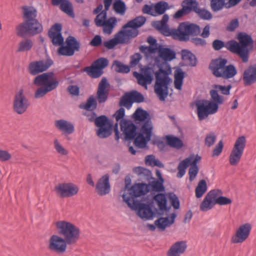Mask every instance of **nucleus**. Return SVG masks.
<instances>
[{"label": "nucleus", "mask_w": 256, "mask_h": 256, "mask_svg": "<svg viewBox=\"0 0 256 256\" xmlns=\"http://www.w3.org/2000/svg\"><path fill=\"white\" fill-rule=\"evenodd\" d=\"M116 122H120L122 139L130 144L133 142L138 148H148V144L153 134V126L150 113L141 107L136 108L130 120L124 118L125 109L121 106L113 116Z\"/></svg>", "instance_id": "nucleus-1"}, {"label": "nucleus", "mask_w": 256, "mask_h": 256, "mask_svg": "<svg viewBox=\"0 0 256 256\" xmlns=\"http://www.w3.org/2000/svg\"><path fill=\"white\" fill-rule=\"evenodd\" d=\"M164 62L158 56L154 58V65L159 68L154 71L153 66H146L142 67L140 64V72H134L133 75L137 80L138 84L147 89L148 85L150 84L154 80V74L155 75L156 82L154 92L160 101H164L168 95V85L172 82V80L166 74L164 69Z\"/></svg>", "instance_id": "nucleus-2"}, {"label": "nucleus", "mask_w": 256, "mask_h": 256, "mask_svg": "<svg viewBox=\"0 0 256 256\" xmlns=\"http://www.w3.org/2000/svg\"><path fill=\"white\" fill-rule=\"evenodd\" d=\"M57 234L52 235L48 240V248L58 254H64L67 246L76 243L80 235V228L66 220H59L55 224Z\"/></svg>", "instance_id": "nucleus-3"}, {"label": "nucleus", "mask_w": 256, "mask_h": 256, "mask_svg": "<svg viewBox=\"0 0 256 256\" xmlns=\"http://www.w3.org/2000/svg\"><path fill=\"white\" fill-rule=\"evenodd\" d=\"M237 39L238 42L231 40L226 42L216 39L212 42V47L216 51L226 48L228 51L236 54L244 63H246L249 60L250 53L254 49V40L250 35L244 32H239Z\"/></svg>", "instance_id": "nucleus-4"}, {"label": "nucleus", "mask_w": 256, "mask_h": 256, "mask_svg": "<svg viewBox=\"0 0 256 256\" xmlns=\"http://www.w3.org/2000/svg\"><path fill=\"white\" fill-rule=\"evenodd\" d=\"M62 26L60 23H55L49 29L48 36L50 38L52 44L59 46L57 52L59 56H70L76 52H78L80 48V43L75 37L68 36L66 39V44L62 35Z\"/></svg>", "instance_id": "nucleus-5"}, {"label": "nucleus", "mask_w": 256, "mask_h": 256, "mask_svg": "<svg viewBox=\"0 0 256 256\" xmlns=\"http://www.w3.org/2000/svg\"><path fill=\"white\" fill-rule=\"evenodd\" d=\"M24 21L16 28V34L20 38L32 36L43 30L42 24L36 18L37 10L32 6H23Z\"/></svg>", "instance_id": "nucleus-6"}, {"label": "nucleus", "mask_w": 256, "mask_h": 256, "mask_svg": "<svg viewBox=\"0 0 256 256\" xmlns=\"http://www.w3.org/2000/svg\"><path fill=\"white\" fill-rule=\"evenodd\" d=\"M210 94V100H198L194 102L199 120L206 119L210 114H216L218 111L219 105L222 104L224 102V96L220 95L218 90L212 89Z\"/></svg>", "instance_id": "nucleus-7"}, {"label": "nucleus", "mask_w": 256, "mask_h": 256, "mask_svg": "<svg viewBox=\"0 0 256 256\" xmlns=\"http://www.w3.org/2000/svg\"><path fill=\"white\" fill-rule=\"evenodd\" d=\"M153 196V194H152ZM142 200L137 198L132 200L130 196H127L126 194L122 195L124 202L132 210L136 212V214L140 218L145 220H150L153 218L154 216L148 214L152 211L154 208V198L150 199L148 196L143 195L140 196Z\"/></svg>", "instance_id": "nucleus-8"}, {"label": "nucleus", "mask_w": 256, "mask_h": 256, "mask_svg": "<svg viewBox=\"0 0 256 256\" xmlns=\"http://www.w3.org/2000/svg\"><path fill=\"white\" fill-rule=\"evenodd\" d=\"M228 63L226 58L220 57L212 60L208 68L215 77L228 80L233 78L237 74L238 70L234 64H227Z\"/></svg>", "instance_id": "nucleus-9"}, {"label": "nucleus", "mask_w": 256, "mask_h": 256, "mask_svg": "<svg viewBox=\"0 0 256 256\" xmlns=\"http://www.w3.org/2000/svg\"><path fill=\"white\" fill-rule=\"evenodd\" d=\"M92 114H87L86 112L84 115L88 117V120L90 122H94L96 126L98 128L96 130V135L101 138H104L110 136L113 130V122L106 115L97 116L96 114L94 111H91Z\"/></svg>", "instance_id": "nucleus-10"}, {"label": "nucleus", "mask_w": 256, "mask_h": 256, "mask_svg": "<svg viewBox=\"0 0 256 256\" xmlns=\"http://www.w3.org/2000/svg\"><path fill=\"white\" fill-rule=\"evenodd\" d=\"M200 30V27L198 24L184 22L180 23L177 29L172 30L171 36L180 42H187L190 40V36L198 35Z\"/></svg>", "instance_id": "nucleus-11"}, {"label": "nucleus", "mask_w": 256, "mask_h": 256, "mask_svg": "<svg viewBox=\"0 0 256 256\" xmlns=\"http://www.w3.org/2000/svg\"><path fill=\"white\" fill-rule=\"evenodd\" d=\"M218 193L222 194L220 190H212L205 196L200 204V210L206 212L211 210L216 204L225 206L232 204V200L223 196H218Z\"/></svg>", "instance_id": "nucleus-12"}, {"label": "nucleus", "mask_w": 256, "mask_h": 256, "mask_svg": "<svg viewBox=\"0 0 256 256\" xmlns=\"http://www.w3.org/2000/svg\"><path fill=\"white\" fill-rule=\"evenodd\" d=\"M146 20L144 16H138L129 20L122 28V34L128 40L136 37L138 34V28L144 24Z\"/></svg>", "instance_id": "nucleus-13"}, {"label": "nucleus", "mask_w": 256, "mask_h": 256, "mask_svg": "<svg viewBox=\"0 0 256 256\" xmlns=\"http://www.w3.org/2000/svg\"><path fill=\"white\" fill-rule=\"evenodd\" d=\"M124 190H128L132 200L140 198L142 196L146 195L150 192L148 185L144 182L136 183L132 186V180L130 176L127 175L124 178Z\"/></svg>", "instance_id": "nucleus-14"}, {"label": "nucleus", "mask_w": 256, "mask_h": 256, "mask_svg": "<svg viewBox=\"0 0 256 256\" xmlns=\"http://www.w3.org/2000/svg\"><path fill=\"white\" fill-rule=\"evenodd\" d=\"M108 58H100L94 60L91 66L84 68L82 70L91 78H96L103 74L104 69L108 66Z\"/></svg>", "instance_id": "nucleus-15"}, {"label": "nucleus", "mask_w": 256, "mask_h": 256, "mask_svg": "<svg viewBox=\"0 0 256 256\" xmlns=\"http://www.w3.org/2000/svg\"><path fill=\"white\" fill-rule=\"evenodd\" d=\"M144 95L138 90H133L126 92L121 98L119 102L120 106H124L130 109L134 102L140 104L144 101Z\"/></svg>", "instance_id": "nucleus-16"}, {"label": "nucleus", "mask_w": 256, "mask_h": 256, "mask_svg": "<svg viewBox=\"0 0 256 256\" xmlns=\"http://www.w3.org/2000/svg\"><path fill=\"white\" fill-rule=\"evenodd\" d=\"M246 145V137L239 136L236 140L230 156L229 162L232 166H236L240 162Z\"/></svg>", "instance_id": "nucleus-17"}, {"label": "nucleus", "mask_w": 256, "mask_h": 256, "mask_svg": "<svg viewBox=\"0 0 256 256\" xmlns=\"http://www.w3.org/2000/svg\"><path fill=\"white\" fill-rule=\"evenodd\" d=\"M32 83L38 86H44L50 84L51 86L58 87L59 81L55 78L53 72H48L36 75Z\"/></svg>", "instance_id": "nucleus-18"}, {"label": "nucleus", "mask_w": 256, "mask_h": 256, "mask_svg": "<svg viewBox=\"0 0 256 256\" xmlns=\"http://www.w3.org/2000/svg\"><path fill=\"white\" fill-rule=\"evenodd\" d=\"M54 190L62 198H70L76 194L79 190L78 187L72 182L60 183L54 187Z\"/></svg>", "instance_id": "nucleus-19"}, {"label": "nucleus", "mask_w": 256, "mask_h": 256, "mask_svg": "<svg viewBox=\"0 0 256 256\" xmlns=\"http://www.w3.org/2000/svg\"><path fill=\"white\" fill-rule=\"evenodd\" d=\"M53 63L52 60L50 58H47L46 61L40 60L31 62L28 67V72L32 75L36 76L46 71Z\"/></svg>", "instance_id": "nucleus-20"}, {"label": "nucleus", "mask_w": 256, "mask_h": 256, "mask_svg": "<svg viewBox=\"0 0 256 256\" xmlns=\"http://www.w3.org/2000/svg\"><path fill=\"white\" fill-rule=\"evenodd\" d=\"M29 106L28 99L24 94V90L21 89L14 96V110L18 114H24Z\"/></svg>", "instance_id": "nucleus-21"}, {"label": "nucleus", "mask_w": 256, "mask_h": 256, "mask_svg": "<svg viewBox=\"0 0 256 256\" xmlns=\"http://www.w3.org/2000/svg\"><path fill=\"white\" fill-rule=\"evenodd\" d=\"M110 84L106 77H103L98 84L96 92V100L99 104L105 102L108 96Z\"/></svg>", "instance_id": "nucleus-22"}, {"label": "nucleus", "mask_w": 256, "mask_h": 256, "mask_svg": "<svg viewBox=\"0 0 256 256\" xmlns=\"http://www.w3.org/2000/svg\"><path fill=\"white\" fill-rule=\"evenodd\" d=\"M252 226L248 223L243 224L240 226L231 239V241L234 244L241 243L246 240L248 237Z\"/></svg>", "instance_id": "nucleus-23"}, {"label": "nucleus", "mask_w": 256, "mask_h": 256, "mask_svg": "<svg viewBox=\"0 0 256 256\" xmlns=\"http://www.w3.org/2000/svg\"><path fill=\"white\" fill-rule=\"evenodd\" d=\"M110 190V176L106 174L98 180L96 186V191L98 195L103 196L108 194Z\"/></svg>", "instance_id": "nucleus-24"}, {"label": "nucleus", "mask_w": 256, "mask_h": 256, "mask_svg": "<svg viewBox=\"0 0 256 256\" xmlns=\"http://www.w3.org/2000/svg\"><path fill=\"white\" fill-rule=\"evenodd\" d=\"M242 79L244 86H250L256 82V64L249 65L244 70Z\"/></svg>", "instance_id": "nucleus-25"}, {"label": "nucleus", "mask_w": 256, "mask_h": 256, "mask_svg": "<svg viewBox=\"0 0 256 256\" xmlns=\"http://www.w3.org/2000/svg\"><path fill=\"white\" fill-rule=\"evenodd\" d=\"M242 0H212L210 6L212 10L217 12L222 10L224 7L230 8L237 6Z\"/></svg>", "instance_id": "nucleus-26"}, {"label": "nucleus", "mask_w": 256, "mask_h": 256, "mask_svg": "<svg viewBox=\"0 0 256 256\" xmlns=\"http://www.w3.org/2000/svg\"><path fill=\"white\" fill-rule=\"evenodd\" d=\"M156 175L158 179L152 178V181L150 182L148 184L149 186L150 191L154 192H164L165 191V187L164 185V178L162 176V174L160 170L156 169Z\"/></svg>", "instance_id": "nucleus-27"}, {"label": "nucleus", "mask_w": 256, "mask_h": 256, "mask_svg": "<svg viewBox=\"0 0 256 256\" xmlns=\"http://www.w3.org/2000/svg\"><path fill=\"white\" fill-rule=\"evenodd\" d=\"M158 56L164 62H169L176 58L175 50L165 45H160L158 52Z\"/></svg>", "instance_id": "nucleus-28"}, {"label": "nucleus", "mask_w": 256, "mask_h": 256, "mask_svg": "<svg viewBox=\"0 0 256 256\" xmlns=\"http://www.w3.org/2000/svg\"><path fill=\"white\" fill-rule=\"evenodd\" d=\"M187 248L186 241H178L173 244L168 252V256H180Z\"/></svg>", "instance_id": "nucleus-29"}, {"label": "nucleus", "mask_w": 256, "mask_h": 256, "mask_svg": "<svg viewBox=\"0 0 256 256\" xmlns=\"http://www.w3.org/2000/svg\"><path fill=\"white\" fill-rule=\"evenodd\" d=\"M192 12H195L198 16L204 20H210L212 15L210 12L205 8L198 7V3L196 0H192Z\"/></svg>", "instance_id": "nucleus-30"}, {"label": "nucleus", "mask_w": 256, "mask_h": 256, "mask_svg": "<svg viewBox=\"0 0 256 256\" xmlns=\"http://www.w3.org/2000/svg\"><path fill=\"white\" fill-rule=\"evenodd\" d=\"M192 0H184L182 3V8L177 10L174 15V18L178 19L192 12Z\"/></svg>", "instance_id": "nucleus-31"}, {"label": "nucleus", "mask_w": 256, "mask_h": 256, "mask_svg": "<svg viewBox=\"0 0 256 256\" xmlns=\"http://www.w3.org/2000/svg\"><path fill=\"white\" fill-rule=\"evenodd\" d=\"M55 126L60 130L64 132L65 134H70L74 131V124L64 120H56Z\"/></svg>", "instance_id": "nucleus-32"}, {"label": "nucleus", "mask_w": 256, "mask_h": 256, "mask_svg": "<svg viewBox=\"0 0 256 256\" xmlns=\"http://www.w3.org/2000/svg\"><path fill=\"white\" fill-rule=\"evenodd\" d=\"M166 146L176 149H180L184 146L183 141L178 136L168 134L164 138Z\"/></svg>", "instance_id": "nucleus-33"}, {"label": "nucleus", "mask_w": 256, "mask_h": 256, "mask_svg": "<svg viewBox=\"0 0 256 256\" xmlns=\"http://www.w3.org/2000/svg\"><path fill=\"white\" fill-rule=\"evenodd\" d=\"M96 98L92 95L86 100V102L81 103L78 107L80 109L86 110L87 111H94L98 106V102Z\"/></svg>", "instance_id": "nucleus-34"}, {"label": "nucleus", "mask_w": 256, "mask_h": 256, "mask_svg": "<svg viewBox=\"0 0 256 256\" xmlns=\"http://www.w3.org/2000/svg\"><path fill=\"white\" fill-rule=\"evenodd\" d=\"M118 34H120V38L118 40L113 38L106 40L103 42L104 47H105L108 50H112L114 48V47L119 44H123L126 43V40H128V39H125L123 37L122 34V30H121Z\"/></svg>", "instance_id": "nucleus-35"}, {"label": "nucleus", "mask_w": 256, "mask_h": 256, "mask_svg": "<svg viewBox=\"0 0 256 256\" xmlns=\"http://www.w3.org/2000/svg\"><path fill=\"white\" fill-rule=\"evenodd\" d=\"M181 54L182 58L184 60H188L190 66H195L196 65V58L190 50L187 49H183L182 50Z\"/></svg>", "instance_id": "nucleus-36"}, {"label": "nucleus", "mask_w": 256, "mask_h": 256, "mask_svg": "<svg viewBox=\"0 0 256 256\" xmlns=\"http://www.w3.org/2000/svg\"><path fill=\"white\" fill-rule=\"evenodd\" d=\"M170 8V6L168 2L163 0L158 2L154 4V14L156 16L164 14Z\"/></svg>", "instance_id": "nucleus-37"}, {"label": "nucleus", "mask_w": 256, "mask_h": 256, "mask_svg": "<svg viewBox=\"0 0 256 256\" xmlns=\"http://www.w3.org/2000/svg\"><path fill=\"white\" fill-rule=\"evenodd\" d=\"M60 8L62 12L67 14L70 17L72 18L74 17L72 4L68 0H63L60 4Z\"/></svg>", "instance_id": "nucleus-38"}, {"label": "nucleus", "mask_w": 256, "mask_h": 256, "mask_svg": "<svg viewBox=\"0 0 256 256\" xmlns=\"http://www.w3.org/2000/svg\"><path fill=\"white\" fill-rule=\"evenodd\" d=\"M26 38H24V39L19 42L16 50L17 52H28L32 49L33 46V42L32 40Z\"/></svg>", "instance_id": "nucleus-39"}, {"label": "nucleus", "mask_w": 256, "mask_h": 256, "mask_svg": "<svg viewBox=\"0 0 256 256\" xmlns=\"http://www.w3.org/2000/svg\"><path fill=\"white\" fill-rule=\"evenodd\" d=\"M156 196L158 200V202L160 203L162 208H164L166 212H170L171 206H168V196L167 194L165 192H159L156 194Z\"/></svg>", "instance_id": "nucleus-40"}, {"label": "nucleus", "mask_w": 256, "mask_h": 256, "mask_svg": "<svg viewBox=\"0 0 256 256\" xmlns=\"http://www.w3.org/2000/svg\"><path fill=\"white\" fill-rule=\"evenodd\" d=\"M207 190L208 186L206 180L204 179L200 180L195 190L196 198H202Z\"/></svg>", "instance_id": "nucleus-41"}, {"label": "nucleus", "mask_w": 256, "mask_h": 256, "mask_svg": "<svg viewBox=\"0 0 256 256\" xmlns=\"http://www.w3.org/2000/svg\"><path fill=\"white\" fill-rule=\"evenodd\" d=\"M57 87L51 86V85L40 86L35 92L34 98H39L44 96L47 93L52 92Z\"/></svg>", "instance_id": "nucleus-42"}, {"label": "nucleus", "mask_w": 256, "mask_h": 256, "mask_svg": "<svg viewBox=\"0 0 256 256\" xmlns=\"http://www.w3.org/2000/svg\"><path fill=\"white\" fill-rule=\"evenodd\" d=\"M134 169L138 176L144 177L146 180L149 182H151L150 180H152V178H154L152 171L149 169L140 166L136 167Z\"/></svg>", "instance_id": "nucleus-43"}, {"label": "nucleus", "mask_w": 256, "mask_h": 256, "mask_svg": "<svg viewBox=\"0 0 256 256\" xmlns=\"http://www.w3.org/2000/svg\"><path fill=\"white\" fill-rule=\"evenodd\" d=\"M112 7L114 12L120 15L124 14L126 10V4L122 0H114Z\"/></svg>", "instance_id": "nucleus-44"}, {"label": "nucleus", "mask_w": 256, "mask_h": 256, "mask_svg": "<svg viewBox=\"0 0 256 256\" xmlns=\"http://www.w3.org/2000/svg\"><path fill=\"white\" fill-rule=\"evenodd\" d=\"M113 66H114V70L120 73L128 74L130 70V66L118 60L114 61Z\"/></svg>", "instance_id": "nucleus-45"}, {"label": "nucleus", "mask_w": 256, "mask_h": 256, "mask_svg": "<svg viewBox=\"0 0 256 256\" xmlns=\"http://www.w3.org/2000/svg\"><path fill=\"white\" fill-rule=\"evenodd\" d=\"M146 226L148 230L152 232L156 230V228H158L159 230L162 232L164 231L166 228L160 217L154 221V224H148Z\"/></svg>", "instance_id": "nucleus-46"}, {"label": "nucleus", "mask_w": 256, "mask_h": 256, "mask_svg": "<svg viewBox=\"0 0 256 256\" xmlns=\"http://www.w3.org/2000/svg\"><path fill=\"white\" fill-rule=\"evenodd\" d=\"M168 200L169 199L171 206H172L174 210H178L180 208V202L178 198L176 195L172 192L166 193Z\"/></svg>", "instance_id": "nucleus-47"}, {"label": "nucleus", "mask_w": 256, "mask_h": 256, "mask_svg": "<svg viewBox=\"0 0 256 256\" xmlns=\"http://www.w3.org/2000/svg\"><path fill=\"white\" fill-rule=\"evenodd\" d=\"M94 22L96 26L102 28L104 33L110 34L112 32L114 28L104 22V21L100 22L98 18L94 20Z\"/></svg>", "instance_id": "nucleus-48"}, {"label": "nucleus", "mask_w": 256, "mask_h": 256, "mask_svg": "<svg viewBox=\"0 0 256 256\" xmlns=\"http://www.w3.org/2000/svg\"><path fill=\"white\" fill-rule=\"evenodd\" d=\"M177 214L175 212H172L170 214V216L160 217L161 219L164 222L166 228L172 225L174 222Z\"/></svg>", "instance_id": "nucleus-49"}, {"label": "nucleus", "mask_w": 256, "mask_h": 256, "mask_svg": "<svg viewBox=\"0 0 256 256\" xmlns=\"http://www.w3.org/2000/svg\"><path fill=\"white\" fill-rule=\"evenodd\" d=\"M214 87L215 90H218V92L220 91L223 94L229 95L230 89L232 88V85L229 84L226 86L220 84H214Z\"/></svg>", "instance_id": "nucleus-50"}, {"label": "nucleus", "mask_w": 256, "mask_h": 256, "mask_svg": "<svg viewBox=\"0 0 256 256\" xmlns=\"http://www.w3.org/2000/svg\"><path fill=\"white\" fill-rule=\"evenodd\" d=\"M198 166L192 165L188 169L189 180L192 182L196 176L199 172Z\"/></svg>", "instance_id": "nucleus-51"}, {"label": "nucleus", "mask_w": 256, "mask_h": 256, "mask_svg": "<svg viewBox=\"0 0 256 256\" xmlns=\"http://www.w3.org/2000/svg\"><path fill=\"white\" fill-rule=\"evenodd\" d=\"M142 58V55L140 52H136L132 55L130 56V60L129 66H130V68L135 67L137 64H138Z\"/></svg>", "instance_id": "nucleus-52"}, {"label": "nucleus", "mask_w": 256, "mask_h": 256, "mask_svg": "<svg viewBox=\"0 0 256 256\" xmlns=\"http://www.w3.org/2000/svg\"><path fill=\"white\" fill-rule=\"evenodd\" d=\"M152 194H153L154 200L155 202H156V204L158 205L159 208V209L154 208L155 212L154 213V216L156 214V216L159 218L162 217V216L164 215V212H165L164 209V208H162V205L160 203L158 202V200L156 198L155 192H152Z\"/></svg>", "instance_id": "nucleus-53"}, {"label": "nucleus", "mask_w": 256, "mask_h": 256, "mask_svg": "<svg viewBox=\"0 0 256 256\" xmlns=\"http://www.w3.org/2000/svg\"><path fill=\"white\" fill-rule=\"evenodd\" d=\"M147 42L150 45L152 48L154 52H157L162 44H158L157 40L152 36H149L147 38Z\"/></svg>", "instance_id": "nucleus-54"}, {"label": "nucleus", "mask_w": 256, "mask_h": 256, "mask_svg": "<svg viewBox=\"0 0 256 256\" xmlns=\"http://www.w3.org/2000/svg\"><path fill=\"white\" fill-rule=\"evenodd\" d=\"M223 148V140H221L218 142L216 144V146L212 150V156L214 157L219 156L222 153Z\"/></svg>", "instance_id": "nucleus-55"}, {"label": "nucleus", "mask_w": 256, "mask_h": 256, "mask_svg": "<svg viewBox=\"0 0 256 256\" xmlns=\"http://www.w3.org/2000/svg\"><path fill=\"white\" fill-rule=\"evenodd\" d=\"M186 72L184 71L180 67L178 66L176 68L174 74V79L181 80H184V79L186 76Z\"/></svg>", "instance_id": "nucleus-56"}, {"label": "nucleus", "mask_w": 256, "mask_h": 256, "mask_svg": "<svg viewBox=\"0 0 256 256\" xmlns=\"http://www.w3.org/2000/svg\"><path fill=\"white\" fill-rule=\"evenodd\" d=\"M186 159H188L190 166L192 165L198 166V164L200 161L202 157L198 154L196 156L194 154H192L186 158Z\"/></svg>", "instance_id": "nucleus-57"}, {"label": "nucleus", "mask_w": 256, "mask_h": 256, "mask_svg": "<svg viewBox=\"0 0 256 256\" xmlns=\"http://www.w3.org/2000/svg\"><path fill=\"white\" fill-rule=\"evenodd\" d=\"M186 159H188L190 166L192 165L198 166V164L200 161L202 157L198 154L196 156L194 154H192L186 158Z\"/></svg>", "instance_id": "nucleus-58"}, {"label": "nucleus", "mask_w": 256, "mask_h": 256, "mask_svg": "<svg viewBox=\"0 0 256 256\" xmlns=\"http://www.w3.org/2000/svg\"><path fill=\"white\" fill-rule=\"evenodd\" d=\"M216 140V136L213 132L208 134L205 138V145L208 147L214 144Z\"/></svg>", "instance_id": "nucleus-59"}, {"label": "nucleus", "mask_w": 256, "mask_h": 256, "mask_svg": "<svg viewBox=\"0 0 256 256\" xmlns=\"http://www.w3.org/2000/svg\"><path fill=\"white\" fill-rule=\"evenodd\" d=\"M240 22L238 18H234L230 21L226 26V30L228 32H234L239 26Z\"/></svg>", "instance_id": "nucleus-60"}, {"label": "nucleus", "mask_w": 256, "mask_h": 256, "mask_svg": "<svg viewBox=\"0 0 256 256\" xmlns=\"http://www.w3.org/2000/svg\"><path fill=\"white\" fill-rule=\"evenodd\" d=\"M103 44L102 36L99 34H96L94 36L90 42L91 46L98 47Z\"/></svg>", "instance_id": "nucleus-61"}, {"label": "nucleus", "mask_w": 256, "mask_h": 256, "mask_svg": "<svg viewBox=\"0 0 256 256\" xmlns=\"http://www.w3.org/2000/svg\"><path fill=\"white\" fill-rule=\"evenodd\" d=\"M142 12L144 14L154 16H156V14H154V4L151 5L144 4L142 8Z\"/></svg>", "instance_id": "nucleus-62"}, {"label": "nucleus", "mask_w": 256, "mask_h": 256, "mask_svg": "<svg viewBox=\"0 0 256 256\" xmlns=\"http://www.w3.org/2000/svg\"><path fill=\"white\" fill-rule=\"evenodd\" d=\"M54 148L57 152L62 155H66L68 154V151L58 142V140L54 141Z\"/></svg>", "instance_id": "nucleus-63"}, {"label": "nucleus", "mask_w": 256, "mask_h": 256, "mask_svg": "<svg viewBox=\"0 0 256 256\" xmlns=\"http://www.w3.org/2000/svg\"><path fill=\"white\" fill-rule=\"evenodd\" d=\"M67 90L72 96H78L80 94V88L77 85H70Z\"/></svg>", "instance_id": "nucleus-64"}]
</instances>
